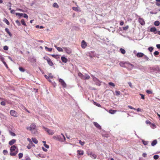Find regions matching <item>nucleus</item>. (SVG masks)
Wrapping results in <instances>:
<instances>
[{"label": "nucleus", "instance_id": "41", "mask_svg": "<svg viewBox=\"0 0 160 160\" xmlns=\"http://www.w3.org/2000/svg\"><path fill=\"white\" fill-rule=\"evenodd\" d=\"M146 92L148 94H151L152 93V92L151 91L148 90H147Z\"/></svg>", "mask_w": 160, "mask_h": 160}, {"label": "nucleus", "instance_id": "43", "mask_svg": "<svg viewBox=\"0 0 160 160\" xmlns=\"http://www.w3.org/2000/svg\"><path fill=\"white\" fill-rule=\"evenodd\" d=\"M116 95L117 96L119 95L120 94V92L119 91H115Z\"/></svg>", "mask_w": 160, "mask_h": 160}, {"label": "nucleus", "instance_id": "11", "mask_svg": "<svg viewBox=\"0 0 160 160\" xmlns=\"http://www.w3.org/2000/svg\"><path fill=\"white\" fill-rule=\"evenodd\" d=\"M138 21L142 25H144L145 23L144 19L141 18H139L138 19Z\"/></svg>", "mask_w": 160, "mask_h": 160}, {"label": "nucleus", "instance_id": "13", "mask_svg": "<svg viewBox=\"0 0 160 160\" xmlns=\"http://www.w3.org/2000/svg\"><path fill=\"white\" fill-rule=\"evenodd\" d=\"M35 145L32 142L29 143L27 146V148L28 149H30L32 147H35Z\"/></svg>", "mask_w": 160, "mask_h": 160}, {"label": "nucleus", "instance_id": "21", "mask_svg": "<svg viewBox=\"0 0 160 160\" xmlns=\"http://www.w3.org/2000/svg\"><path fill=\"white\" fill-rule=\"evenodd\" d=\"M117 111V110H112V109H110L109 111V112L111 114H114Z\"/></svg>", "mask_w": 160, "mask_h": 160}, {"label": "nucleus", "instance_id": "1", "mask_svg": "<svg viewBox=\"0 0 160 160\" xmlns=\"http://www.w3.org/2000/svg\"><path fill=\"white\" fill-rule=\"evenodd\" d=\"M10 151V155L14 156L18 152V148L15 145H13L11 147Z\"/></svg>", "mask_w": 160, "mask_h": 160}, {"label": "nucleus", "instance_id": "2", "mask_svg": "<svg viewBox=\"0 0 160 160\" xmlns=\"http://www.w3.org/2000/svg\"><path fill=\"white\" fill-rule=\"evenodd\" d=\"M119 64L121 67L129 68L130 69H132L133 67V65L132 64L127 62H120Z\"/></svg>", "mask_w": 160, "mask_h": 160}, {"label": "nucleus", "instance_id": "30", "mask_svg": "<svg viewBox=\"0 0 160 160\" xmlns=\"http://www.w3.org/2000/svg\"><path fill=\"white\" fill-rule=\"evenodd\" d=\"M93 104L97 106L98 107H101V105H100V104H99V103H97L96 102H94V101H93Z\"/></svg>", "mask_w": 160, "mask_h": 160}, {"label": "nucleus", "instance_id": "12", "mask_svg": "<svg viewBox=\"0 0 160 160\" xmlns=\"http://www.w3.org/2000/svg\"><path fill=\"white\" fill-rule=\"evenodd\" d=\"M93 123L94 125L98 129H101V127L99 124L97 122H94Z\"/></svg>", "mask_w": 160, "mask_h": 160}, {"label": "nucleus", "instance_id": "54", "mask_svg": "<svg viewBox=\"0 0 160 160\" xmlns=\"http://www.w3.org/2000/svg\"><path fill=\"white\" fill-rule=\"evenodd\" d=\"M3 63L5 65V66H6V68H8V67L7 64V63H6V62H3Z\"/></svg>", "mask_w": 160, "mask_h": 160}, {"label": "nucleus", "instance_id": "10", "mask_svg": "<svg viewBox=\"0 0 160 160\" xmlns=\"http://www.w3.org/2000/svg\"><path fill=\"white\" fill-rule=\"evenodd\" d=\"M87 46V43L83 40L81 43V47L82 48H85Z\"/></svg>", "mask_w": 160, "mask_h": 160}, {"label": "nucleus", "instance_id": "60", "mask_svg": "<svg viewBox=\"0 0 160 160\" xmlns=\"http://www.w3.org/2000/svg\"><path fill=\"white\" fill-rule=\"evenodd\" d=\"M146 122L147 124H150L151 123V122L148 120L146 121Z\"/></svg>", "mask_w": 160, "mask_h": 160}, {"label": "nucleus", "instance_id": "25", "mask_svg": "<svg viewBox=\"0 0 160 160\" xmlns=\"http://www.w3.org/2000/svg\"><path fill=\"white\" fill-rule=\"evenodd\" d=\"M120 51L121 52L122 54H124L126 53L125 50L122 48H120Z\"/></svg>", "mask_w": 160, "mask_h": 160}, {"label": "nucleus", "instance_id": "15", "mask_svg": "<svg viewBox=\"0 0 160 160\" xmlns=\"http://www.w3.org/2000/svg\"><path fill=\"white\" fill-rule=\"evenodd\" d=\"M136 56L138 58H141L144 56V54L142 52H138Z\"/></svg>", "mask_w": 160, "mask_h": 160}, {"label": "nucleus", "instance_id": "51", "mask_svg": "<svg viewBox=\"0 0 160 160\" xmlns=\"http://www.w3.org/2000/svg\"><path fill=\"white\" fill-rule=\"evenodd\" d=\"M142 142L143 143V144H144L145 145H147L148 144V143L147 142L144 141V140H143L142 141Z\"/></svg>", "mask_w": 160, "mask_h": 160}, {"label": "nucleus", "instance_id": "27", "mask_svg": "<svg viewBox=\"0 0 160 160\" xmlns=\"http://www.w3.org/2000/svg\"><path fill=\"white\" fill-rule=\"evenodd\" d=\"M3 21L5 22L8 25H9L10 24V23L8 20L6 18H4L3 19Z\"/></svg>", "mask_w": 160, "mask_h": 160}, {"label": "nucleus", "instance_id": "57", "mask_svg": "<svg viewBox=\"0 0 160 160\" xmlns=\"http://www.w3.org/2000/svg\"><path fill=\"white\" fill-rule=\"evenodd\" d=\"M44 146H45V147L46 148H49V146L47 144H45L44 145Z\"/></svg>", "mask_w": 160, "mask_h": 160}, {"label": "nucleus", "instance_id": "20", "mask_svg": "<svg viewBox=\"0 0 160 160\" xmlns=\"http://www.w3.org/2000/svg\"><path fill=\"white\" fill-rule=\"evenodd\" d=\"M5 31L8 34L10 37L12 36L11 33L9 32V29L8 28H6L5 29Z\"/></svg>", "mask_w": 160, "mask_h": 160}, {"label": "nucleus", "instance_id": "17", "mask_svg": "<svg viewBox=\"0 0 160 160\" xmlns=\"http://www.w3.org/2000/svg\"><path fill=\"white\" fill-rule=\"evenodd\" d=\"M53 138L58 140H59L60 139V137L59 135L53 136Z\"/></svg>", "mask_w": 160, "mask_h": 160}, {"label": "nucleus", "instance_id": "44", "mask_svg": "<svg viewBox=\"0 0 160 160\" xmlns=\"http://www.w3.org/2000/svg\"><path fill=\"white\" fill-rule=\"evenodd\" d=\"M139 95L141 96V98L144 100L145 99V96L144 95L140 93Z\"/></svg>", "mask_w": 160, "mask_h": 160}, {"label": "nucleus", "instance_id": "50", "mask_svg": "<svg viewBox=\"0 0 160 160\" xmlns=\"http://www.w3.org/2000/svg\"><path fill=\"white\" fill-rule=\"evenodd\" d=\"M128 107L130 109H133V110H136V109L133 108V107H132V106H128Z\"/></svg>", "mask_w": 160, "mask_h": 160}, {"label": "nucleus", "instance_id": "36", "mask_svg": "<svg viewBox=\"0 0 160 160\" xmlns=\"http://www.w3.org/2000/svg\"><path fill=\"white\" fill-rule=\"evenodd\" d=\"M23 156V154L22 153H20L18 154V158L19 159L21 158Z\"/></svg>", "mask_w": 160, "mask_h": 160}, {"label": "nucleus", "instance_id": "4", "mask_svg": "<svg viewBox=\"0 0 160 160\" xmlns=\"http://www.w3.org/2000/svg\"><path fill=\"white\" fill-rule=\"evenodd\" d=\"M44 59H45L47 61V62L48 63V64L50 66H52L53 65V63L52 62V61H51V60L48 57H44Z\"/></svg>", "mask_w": 160, "mask_h": 160}, {"label": "nucleus", "instance_id": "22", "mask_svg": "<svg viewBox=\"0 0 160 160\" xmlns=\"http://www.w3.org/2000/svg\"><path fill=\"white\" fill-rule=\"evenodd\" d=\"M157 141L156 140H153L151 143V145L152 146H154L156 144H157Z\"/></svg>", "mask_w": 160, "mask_h": 160}, {"label": "nucleus", "instance_id": "3", "mask_svg": "<svg viewBox=\"0 0 160 160\" xmlns=\"http://www.w3.org/2000/svg\"><path fill=\"white\" fill-rule=\"evenodd\" d=\"M27 129L31 131L32 132L33 131H34V132H35L36 131L37 127L35 123H32L30 125L29 127H27Z\"/></svg>", "mask_w": 160, "mask_h": 160}, {"label": "nucleus", "instance_id": "23", "mask_svg": "<svg viewBox=\"0 0 160 160\" xmlns=\"http://www.w3.org/2000/svg\"><path fill=\"white\" fill-rule=\"evenodd\" d=\"M32 142L35 144L38 143V140L35 138H32Z\"/></svg>", "mask_w": 160, "mask_h": 160}, {"label": "nucleus", "instance_id": "49", "mask_svg": "<svg viewBox=\"0 0 160 160\" xmlns=\"http://www.w3.org/2000/svg\"><path fill=\"white\" fill-rule=\"evenodd\" d=\"M23 17L26 18H28V16L27 15V14H26L25 13H23Z\"/></svg>", "mask_w": 160, "mask_h": 160}, {"label": "nucleus", "instance_id": "26", "mask_svg": "<svg viewBox=\"0 0 160 160\" xmlns=\"http://www.w3.org/2000/svg\"><path fill=\"white\" fill-rule=\"evenodd\" d=\"M45 49L48 52H51L52 50V48H48L46 46L45 47Z\"/></svg>", "mask_w": 160, "mask_h": 160}, {"label": "nucleus", "instance_id": "32", "mask_svg": "<svg viewBox=\"0 0 160 160\" xmlns=\"http://www.w3.org/2000/svg\"><path fill=\"white\" fill-rule=\"evenodd\" d=\"M90 78V76L87 74H85V79H89Z\"/></svg>", "mask_w": 160, "mask_h": 160}, {"label": "nucleus", "instance_id": "61", "mask_svg": "<svg viewBox=\"0 0 160 160\" xmlns=\"http://www.w3.org/2000/svg\"><path fill=\"white\" fill-rule=\"evenodd\" d=\"M26 160H31L30 158L28 156L26 157Z\"/></svg>", "mask_w": 160, "mask_h": 160}, {"label": "nucleus", "instance_id": "6", "mask_svg": "<svg viewBox=\"0 0 160 160\" xmlns=\"http://www.w3.org/2000/svg\"><path fill=\"white\" fill-rule=\"evenodd\" d=\"M43 128L50 135H52L54 133V132L50 129H49L48 128L45 127L44 126H43Z\"/></svg>", "mask_w": 160, "mask_h": 160}, {"label": "nucleus", "instance_id": "39", "mask_svg": "<svg viewBox=\"0 0 160 160\" xmlns=\"http://www.w3.org/2000/svg\"><path fill=\"white\" fill-rule=\"evenodd\" d=\"M159 52L158 51H155L154 52V55L155 56H156L157 55H158L159 54Z\"/></svg>", "mask_w": 160, "mask_h": 160}, {"label": "nucleus", "instance_id": "53", "mask_svg": "<svg viewBox=\"0 0 160 160\" xmlns=\"http://www.w3.org/2000/svg\"><path fill=\"white\" fill-rule=\"evenodd\" d=\"M0 104L1 105L3 106H5L6 105L4 101H2L1 102Z\"/></svg>", "mask_w": 160, "mask_h": 160}, {"label": "nucleus", "instance_id": "38", "mask_svg": "<svg viewBox=\"0 0 160 160\" xmlns=\"http://www.w3.org/2000/svg\"><path fill=\"white\" fill-rule=\"evenodd\" d=\"M9 133L12 136H15L16 135L14 132H12V131H10Z\"/></svg>", "mask_w": 160, "mask_h": 160}, {"label": "nucleus", "instance_id": "8", "mask_svg": "<svg viewBox=\"0 0 160 160\" xmlns=\"http://www.w3.org/2000/svg\"><path fill=\"white\" fill-rule=\"evenodd\" d=\"M59 81L63 87L65 88L66 87L67 85L66 83L62 79H59Z\"/></svg>", "mask_w": 160, "mask_h": 160}, {"label": "nucleus", "instance_id": "63", "mask_svg": "<svg viewBox=\"0 0 160 160\" xmlns=\"http://www.w3.org/2000/svg\"><path fill=\"white\" fill-rule=\"evenodd\" d=\"M128 84L129 86L131 87V88H132V83L131 82H128Z\"/></svg>", "mask_w": 160, "mask_h": 160}, {"label": "nucleus", "instance_id": "55", "mask_svg": "<svg viewBox=\"0 0 160 160\" xmlns=\"http://www.w3.org/2000/svg\"><path fill=\"white\" fill-rule=\"evenodd\" d=\"M42 148L44 152H47L48 151L47 149L45 148L44 147H42Z\"/></svg>", "mask_w": 160, "mask_h": 160}, {"label": "nucleus", "instance_id": "59", "mask_svg": "<svg viewBox=\"0 0 160 160\" xmlns=\"http://www.w3.org/2000/svg\"><path fill=\"white\" fill-rule=\"evenodd\" d=\"M124 24V22L123 21H121L120 22V24L121 26H122Z\"/></svg>", "mask_w": 160, "mask_h": 160}, {"label": "nucleus", "instance_id": "62", "mask_svg": "<svg viewBox=\"0 0 160 160\" xmlns=\"http://www.w3.org/2000/svg\"><path fill=\"white\" fill-rule=\"evenodd\" d=\"M27 140H28V141H29V143L32 142L31 141V140L29 138H27Z\"/></svg>", "mask_w": 160, "mask_h": 160}, {"label": "nucleus", "instance_id": "64", "mask_svg": "<svg viewBox=\"0 0 160 160\" xmlns=\"http://www.w3.org/2000/svg\"><path fill=\"white\" fill-rule=\"evenodd\" d=\"M156 46L158 48H160V44H157Z\"/></svg>", "mask_w": 160, "mask_h": 160}, {"label": "nucleus", "instance_id": "24", "mask_svg": "<svg viewBox=\"0 0 160 160\" xmlns=\"http://www.w3.org/2000/svg\"><path fill=\"white\" fill-rule=\"evenodd\" d=\"M150 31L152 32H155L157 31L156 28L155 27H152L151 28Z\"/></svg>", "mask_w": 160, "mask_h": 160}, {"label": "nucleus", "instance_id": "16", "mask_svg": "<svg viewBox=\"0 0 160 160\" xmlns=\"http://www.w3.org/2000/svg\"><path fill=\"white\" fill-rule=\"evenodd\" d=\"M62 61L64 63H66L68 62V59L64 57H62L61 58Z\"/></svg>", "mask_w": 160, "mask_h": 160}, {"label": "nucleus", "instance_id": "47", "mask_svg": "<svg viewBox=\"0 0 160 160\" xmlns=\"http://www.w3.org/2000/svg\"><path fill=\"white\" fill-rule=\"evenodd\" d=\"M153 48L152 47H150L148 48V50L150 52H152V51L153 50Z\"/></svg>", "mask_w": 160, "mask_h": 160}, {"label": "nucleus", "instance_id": "35", "mask_svg": "<svg viewBox=\"0 0 160 160\" xmlns=\"http://www.w3.org/2000/svg\"><path fill=\"white\" fill-rule=\"evenodd\" d=\"M79 143L82 146H83L85 144V142H82L81 140H79Z\"/></svg>", "mask_w": 160, "mask_h": 160}, {"label": "nucleus", "instance_id": "48", "mask_svg": "<svg viewBox=\"0 0 160 160\" xmlns=\"http://www.w3.org/2000/svg\"><path fill=\"white\" fill-rule=\"evenodd\" d=\"M3 153L4 155H6L8 153V152L6 150H4L3 151Z\"/></svg>", "mask_w": 160, "mask_h": 160}, {"label": "nucleus", "instance_id": "5", "mask_svg": "<svg viewBox=\"0 0 160 160\" xmlns=\"http://www.w3.org/2000/svg\"><path fill=\"white\" fill-rule=\"evenodd\" d=\"M10 115L15 117H16L18 116V113L15 110H11L10 112Z\"/></svg>", "mask_w": 160, "mask_h": 160}, {"label": "nucleus", "instance_id": "33", "mask_svg": "<svg viewBox=\"0 0 160 160\" xmlns=\"http://www.w3.org/2000/svg\"><path fill=\"white\" fill-rule=\"evenodd\" d=\"M159 24H160V22H159V21H156L154 22V25L156 26H158L159 25Z\"/></svg>", "mask_w": 160, "mask_h": 160}, {"label": "nucleus", "instance_id": "29", "mask_svg": "<svg viewBox=\"0 0 160 160\" xmlns=\"http://www.w3.org/2000/svg\"><path fill=\"white\" fill-rule=\"evenodd\" d=\"M21 22L22 25L25 26H27L24 19H22L21 21Z\"/></svg>", "mask_w": 160, "mask_h": 160}, {"label": "nucleus", "instance_id": "42", "mask_svg": "<svg viewBox=\"0 0 160 160\" xmlns=\"http://www.w3.org/2000/svg\"><path fill=\"white\" fill-rule=\"evenodd\" d=\"M159 158V156L158 155H154V156H153V158L155 159V160H157V159H158Z\"/></svg>", "mask_w": 160, "mask_h": 160}, {"label": "nucleus", "instance_id": "31", "mask_svg": "<svg viewBox=\"0 0 160 160\" xmlns=\"http://www.w3.org/2000/svg\"><path fill=\"white\" fill-rule=\"evenodd\" d=\"M123 30L124 31H126L128 30L129 28V26L128 25H127L125 27H122Z\"/></svg>", "mask_w": 160, "mask_h": 160}, {"label": "nucleus", "instance_id": "58", "mask_svg": "<svg viewBox=\"0 0 160 160\" xmlns=\"http://www.w3.org/2000/svg\"><path fill=\"white\" fill-rule=\"evenodd\" d=\"M0 60H1V61L2 62H5L4 61V58L3 57H1V58H0Z\"/></svg>", "mask_w": 160, "mask_h": 160}, {"label": "nucleus", "instance_id": "45", "mask_svg": "<svg viewBox=\"0 0 160 160\" xmlns=\"http://www.w3.org/2000/svg\"><path fill=\"white\" fill-rule=\"evenodd\" d=\"M15 22L17 24L18 26H19L21 25L20 23L18 20H16Z\"/></svg>", "mask_w": 160, "mask_h": 160}, {"label": "nucleus", "instance_id": "9", "mask_svg": "<svg viewBox=\"0 0 160 160\" xmlns=\"http://www.w3.org/2000/svg\"><path fill=\"white\" fill-rule=\"evenodd\" d=\"M88 155H89L90 156L93 158H97V156L96 155L94 152H90V153H88Z\"/></svg>", "mask_w": 160, "mask_h": 160}, {"label": "nucleus", "instance_id": "14", "mask_svg": "<svg viewBox=\"0 0 160 160\" xmlns=\"http://www.w3.org/2000/svg\"><path fill=\"white\" fill-rule=\"evenodd\" d=\"M16 140L15 139H12L9 142V145L11 146L13 144L16 142Z\"/></svg>", "mask_w": 160, "mask_h": 160}, {"label": "nucleus", "instance_id": "40", "mask_svg": "<svg viewBox=\"0 0 160 160\" xmlns=\"http://www.w3.org/2000/svg\"><path fill=\"white\" fill-rule=\"evenodd\" d=\"M108 84L109 85L113 87H114L115 86V84L114 83H113L111 82H109Z\"/></svg>", "mask_w": 160, "mask_h": 160}, {"label": "nucleus", "instance_id": "46", "mask_svg": "<svg viewBox=\"0 0 160 160\" xmlns=\"http://www.w3.org/2000/svg\"><path fill=\"white\" fill-rule=\"evenodd\" d=\"M3 49L5 50H8V47L7 46H5L3 47Z\"/></svg>", "mask_w": 160, "mask_h": 160}, {"label": "nucleus", "instance_id": "19", "mask_svg": "<svg viewBox=\"0 0 160 160\" xmlns=\"http://www.w3.org/2000/svg\"><path fill=\"white\" fill-rule=\"evenodd\" d=\"M55 47L56 48L57 50L59 51L60 52H62L63 51V50L62 48H60L59 47H58L56 46L55 45Z\"/></svg>", "mask_w": 160, "mask_h": 160}, {"label": "nucleus", "instance_id": "28", "mask_svg": "<svg viewBox=\"0 0 160 160\" xmlns=\"http://www.w3.org/2000/svg\"><path fill=\"white\" fill-rule=\"evenodd\" d=\"M52 6L54 8H59V6L57 3H54L52 5Z\"/></svg>", "mask_w": 160, "mask_h": 160}, {"label": "nucleus", "instance_id": "56", "mask_svg": "<svg viewBox=\"0 0 160 160\" xmlns=\"http://www.w3.org/2000/svg\"><path fill=\"white\" fill-rule=\"evenodd\" d=\"M144 58L147 61H148L149 59V58L146 55H144Z\"/></svg>", "mask_w": 160, "mask_h": 160}, {"label": "nucleus", "instance_id": "52", "mask_svg": "<svg viewBox=\"0 0 160 160\" xmlns=\"http://www.w3.org/2000/svg\"><path fill=\"white\" fill-rule=\"evenodd\" d=\"M78 75L81 78L83 74L80 72H79L78 74Z\"/></svg>", "mask_w": 160, "mask_h": 160}, {"label": "nucleus", "instance_id": "18", "mask_svg": "<svg viewBox=\"0 0 160 160\" xmlns=\"http://www.w3.org/2000/svg\"><path fill=\"white\" fill-rule=\"evenodd\" d=\"M77 152L78 154L80 155H82L84 154V152L82 150H78Z\"/></svg>", "mask_w": 160, "mask_h": 160}, {"label": "nucleus", "instance_id": "34", "mask_svg": "<svg viewBox=\"0 0 160 160\" xmlns=\"http://www.w3.org/2000/svg\"><path fill=\"white\" fill-rule=\"evenodd\" d=\"M19 70L22 72H23L25 71V70L22 67H19Z\"/></svg>", "mask_w": 160, "mask_h": 160}, {"label": "nucleus", "instance_id": "37", "mask_svg": "<svg viewBox=\"0 0 160 160\" xmlns=\"http://www.w3.org/2000/svg\"><path fill=\"white\" fill-rule=\"evenodd\" d=\"M16 15L17 16H18L19 17L22 16L23 15V13H16Z\"/></svg>", "mask_w": 160, "mask_h": 160}, {"label": "nucleus", "instance_id": "7", "mask_svg": "<svg viewBox=\"0 0 160 160\" xmlns=\"http://www.w3.org/2000/svg\"><path fill=\"white\" fill-rule=\"evenodd\" d=\"M63 49L66 52L69 54H70L72 53L71 49L69 48L63 47Z\"/></svg>", "mask_w": 160, "mask_h": 160}]
</instances>
